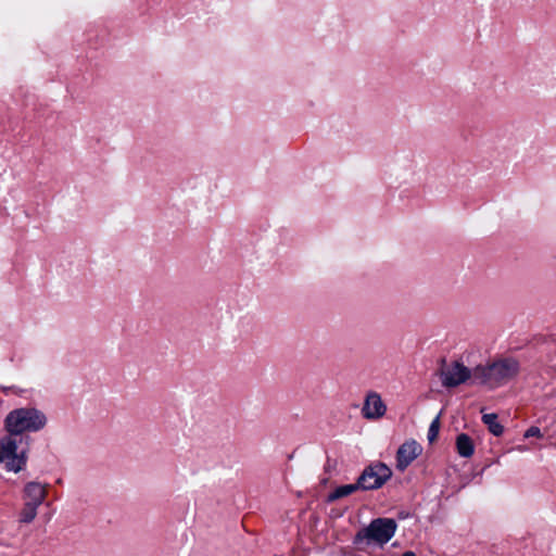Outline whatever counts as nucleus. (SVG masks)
I'll return each mask as SVG.
<instances>
[{"label":"nucleus","mask_w":556,"mask_h":556,"mask_svg":"<svg viewBox=\"0 0 556 556\" xmlns=\"http://www.w3.org/2000/svg\"><path fill=\"white\" fill-rule=\"evenodd\" d=\"M472 378V371L460 362H452L441 370V381L446 388H454Z\"/></svg>","instance_id":"nucleus-6"},{"label":"nucleus","mask_w":556,"mask_h":556,"mask_svg":"<svg viewBox=\"0 0 556 556\" xmlns=\"http://www.w3.org/2000/svg\"><path fill=\"white\" fill-rule=\"evenodd\" d=\"M396 522L390 518H378L370 522L362 532L355 536V542H362L363 539L372 541L377 544H386L394 535Z\"/></svg>","instance_id":"nucleus-5"},{"label":"nucleus","mask_w":556,"mask_h":556,"mask_svg":"<svg viewBox=\"0 0 556 556\" xmlns=\"http://www.w3.org/2000/svg\"><path fill=\"white\" fill-rule=\"evenodd\" d=\"M392 477V470L383 463H375L365 468L355 485L350 484V493L357 489L375 490L381 488Z\"/></svg>","instance_id":"nucleus-4"},{"label":"nucleus","mask_w":556,"mask_h":556,"mask_svg":"<svg viewBox=\"0 0 556 556\" xmlns=\"http://www.w3.org/2000/svg\"><path fill=\"white\" fill-rule=\"evenodd\" d=\"M345 495H348V485H342V486L338 488L334 492L329 494L328 498H329V501H334V500L343 497Z\"/></svg>","instance_id":"nucleus-14"},{"label":"nucleus","mask_w":556,"mask_h":556,"mask_svg":"<svg viewBox=\"0 0 556 556\" xmlns=\"http://www.w3.org/2000/svg\"><path fill=\"white\" fill-rule=\"evenodd\" d=\"M387 413V405L382 401L380 394L370 391L366 394L364 405L362 407V415L368 420H378Z\"/></svg>","instance_id":"nucleus-8"},{"label":"nucleus","mask_w":556,"mask_h":556,"mask_svg":"<svg viewBox=\"0 0 556 556\" xmlns=\"http://www.w3.org/2000/svg\"><path fill=\"white\" fill-rule=\"evenodd\" d=\"M440 426H441V424H440V416H437L432 420V422H431V425L429 427V430H428V441L430 443H433L437 440V438L439 435V431H440Z\"/></svg>","instance_id":"nucleus-13"},{"label":"nucleus","mask_w":556,"mask_h":556,"mask_svg":"<svg viewBox=\"0 0 556 556\" xmlns=\"http://www.w3.org/2000/svg\"><path fill=\"white\" fill-rule=\"evenodd\" d=\"M525 438H543L541 430L538 427H530L523 434Z\"/></svg>","instance_id":"nucleus-15"},{"label":"nucleus","mask_w":556,"mask_h":556,"mask_svg":"<svg viewBox=\"0 0 556 556\" xmlns=\"http://www.w3.org/2000/svg\"><path fill=\"white\" fill-rule=\"evenodd\" d=\"M402 556H416V554L414 552H405Z\"/></svg>","instance_id":"nucleus-16"},{"label":"nucleus","mask_w":556,"mask_h":556,"mask_svg":"<svg viewBox=\"0 0 556 556\" xmlns=\"http://www.w3.org/2000/svg\"><path fill=\"white\" fill-rule=\"evenodd\" d=\"M37 505L24 503V507L20 513V522L22 523H30L37 516L38 510Z\"/></svg>","instance_id":"nucleus-12"},{"label":"nucleus","mask_w":556,"mask_h":556,"mask_svg":"<svg viewBox=\"0 0 556 556\" xmlns=\"http://www.w3.org/2000/svg\"><path fill=\"white\" fill-rule=\"evenodd\" d=\"M46 415L35 407H21L11 410L4 419V429L15 437L24 432H36L45 428Z\"/></svg>","instance_id":"nucleus-2"},{"label":"nucleus","mask_w":556,"mask_h":556,"mask_svg":"<svg viewBox=\"0 0 556 556\" xmlns=\"http://www.w3.org/2000/svg\"><path fill=\"white\" fill-rule=\"evenodd\" d=\"M519 372V363L514 358H501L492 364L479 365L472 370V379L489 388L505 384Z\"/></svg>","instance_id":"nucleus-1"},{"label":"nucleus","mask_w":556,"mask_h":556,"mask_svg":"<svg viewBox=\"0 0 556 556\" xmlns=\"http://www.w3.org/2000/svg\"><path fill=\"white\" fill-rule=\"evenodd\" d=\"M21 443V439L8 432L0 437V467L8 472L17 473L27 464V451L20 446Z\"/></svg>","instance_id":"nucleus-3"},{"label":"nucleus","mask_w":556,"mask_h":556,"mask_svg":"<svg viewBox=\"0 0 556 556\" xmlns=\"http://www.w3.org/2000/svg\"><path fill=\"white\" fill-rule=\"evenodd\" d=\"M456 450L459 456L462 457H471L475 452V445L469 435L466 433H460L456 438Z\"/></svg>","instance_id":"nucleus-10"},{"label":"nucleus","mask_w":556,"mask_h":556,"mask_svg":"<svg viewBox=\"0 0 556 556\" xmlns=\"http://www.w3.org/2000/svg\"><path fill=\"white\" fill-rule=\"evenodd\" d=\"M47 496L46 486L39 482H29L24 488L25 503L40 506Z\"/></svg>","instance_id":"nucleus-9"},{"label":"nucleus","mask_w":556,"mask_h":556,"mask_svg":"<svg viewBox=\"0 0 556 556\" xmlns=\"http://www.w3.org/2000/svg\"><path fill=\"white\" fill-rule=\"evenodd\" d=\"M422 453V446L414 439L403 442L396 451V469L404 471Z\"/></svg>","instance_id":"nucleus-7"},{"label":"nucleus","mask_w":556,"mask_h":556,"mask_svg":"<svg viewBox=\"0 0 556 556\" xmlns=\"http://www.w3.org/2000/svg\"><path fill=\"white\" fill-rule=\"evenodd\" d=\"M482 420L488 426V429L492 434L500 437L503 433L504 428L498 422L496 414H484L482 416Z\"/></svg>","instance_id":"nucleus-11"}]
</instances>
